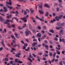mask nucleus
<instances>
[{
    "label": "nucleus",
    "mask_w": 65,
    "mask_h": 65,
    "mask_svg": "<svg viewBox=\"0 0 65 65\" xmlns=\"http://www.w3.org/2000/svg\"><path fill=\"white\" fill-rule=\"evenodd\" d=\"M56 10H57V11L58 12V11H59V8H57V9H56Z\"/></svg>",
    "instance_id": "13d9d810"
},
{
    "label": "nucleus",
    "mask_w": 65,
    "mask_h": 65,
    "mask_svg": "<svg viewBox=\"0 0 65 65\" xmlns=\"http://www.w3.org/2000/svg\"><path fill=\"white\" fill-rule=\"evenodd\" d=\"M39 12L41 14H43L44 12L42 11V10H39Z\"/></svg>",
    "instance_id": "6ab92c4d"
},
{
    "label": "nucleus",
    "mask_w": 65,
    "mask_h": 65,
    "mask_svg": "<svg viewBox=\"0 0 65 65\" xmlns=\"http://www.w3.org/2000/svg\"><path fill=\"white\" fill-rule=\"evenodd\" d=\"M65 25V23H62L61 24V26H64Z\"/></svg>",
    "instance_id": "72a5a7b5"
},
{
    "label": "nucleus",
    "mask_w": 65,
    "mask_h": 65,
    "mask_svg": "<svg viewBox=\"0 0 65 65\" xmlns=\"http://www.w3.org/2000/svg\"><path fill=\"white\" fill-rule=\"evenodd\" d=\"M61 23H58L57 24V25L59 26H61Z\"/></svg>",
    "instance_id": "58836bf2"
},
{
    "label": "nucleus",
    "mask_w": 65,
    "mask_h": 65,
    "mask_svg": "<svg viewBox=\"0 0 65 65\" xmlns=\"http://www.w3.org/2000/svg\"><path fill=\"white\" fill-rule=\"evenodd\" d=\"M15 13H16V14H19V12L17 11H16Z\"/></svg>",
    "instance_id": "e2e57ef3"
},
{
    "label": "nucleus",
    "mask_w": 65,
    "mask_h": 65,
    "mask_svg": "<svg viewBox=\"0 0 65 65\" xmlns=\"http://www.w3.org/2000/svg\"><path fill=\"white\" fill-rule=\"evenodd\" d=\"M62 28V27H56V29L57 30H60V28Z\"/></svg>",
    "instance_id": "9b49d317"
},
{
    "label": "nucleus",
    "mask_w": 65,
    "mask_h": 65,
    "mask_svg": "<svg viewBox=\"0 0 65 65\" xmlns=\"http://www.w3.org/2000/svg\"><path fill=\"white\" fill-rule=\"evenodd\" d=\"M59 35L60 36H62L63 35V34L62 33H60L59 34Z\"/></svg>",
    "instance_id": "c85d7f7f"
},
{
    "label": "nucleus",
    "mask_w": 65,
    "mask_h": 65,
    "mask_svg": "<svg viewBox=\"0 0 65 65\" xmlns=\"http://www.w3.org/2000/svg\"><path fill=\"white\" fill-rule=\"evenodd\" d=\"M59 64L60 65H63V64H62V62H60L59 63Z\"/></svg>",
    "instance_id": "338daca9"
},
{
    "label": "nucleus",
    "mask_w": 65,
    "mask_h": 65,
    "mask_svg": "<svg viewBox=\"0 0 65 65\" xmlns=\"http://www.w3.org/2000/svg\"><path fill=\"white\" fill-rule=\"evenodd\" d=\"M9 2H10V3H8L7 1L6 2V5L7 6V7L8 8H9V10H11L12 8H13V7H10L9 6L7 5V4H9L11 6H12V3L11 2V0H9Z\"/></svg>",
    "instance_id": "f257e3e1"
},
{
    "label": "nucleus",
    "mask_w": 65,
    "mask_h": 65,
    "mask_svg": "<svg viewBox=\"0 0 65 65\" xmlns=\"http://www.w3.org/2000/svg\"><path fill=\"white\" fill-rule=\"evenodd\" d=\"M39 30H41V27L39 26H38V27Z\"/></svg>",
    "instance_id": "3c124183"
},
{
    "label": "nucleus",
    "mask_w": 65,
    "mask_h": 65,
    "mask_svg": "<svg viewBox=\"0 0 65 65\" xmlns=\"http://www.w3.org/2000/svg\"><path fill=\"white\" fill-rule=\"evenodd\" d=\"M32 31L35 34L36 33V31H35V30L34 29H32Z\"/></svg>",
    "instance_id": "cd10ccee"
},
{
    "label": "nucleus",
    "mask_w": 65,
    "mask_h": 65,
    "mask_svg": "<svg viewBox=\"0 0 65 65\" xmlns=\"http://www.w3.org/2000/svg\"><path fill=\"white\" fill-rule=\"evenodd\" d=\"M59 7H61V8H63V6L61 4H59Z\"/></svg>",
    "instance_id": "7c9ffc66"
},
{
    "label": "nucleus",
    "mask_w": 65,
    "mask_h": 65,
    "mask_svg": "<svg viewBox=\"0 0 65 65\" xmlns=\"http://www.w3.org/2000/svg\"><path fill=\"white\" fill-rule=\"evenodd\" d=\"M9 59L10 60H13V59L12 57H10Z\"/></svg>",
    "instance_id": "774afa93"
},
{
    "label": "nucleus",
    "mask_w": 65,
    "mask_h": 65,
    "mask_svg": "<svg viewBox=\"0 0 65 65\" xmlns=\"http://www.w3.org/2000/svg\"><path fill=\"white\" fill-rule=\"evenodd\" d=\"M26 24H24V25L22 26V27L23 28H25V27H26Z\"/></svg>",
    "instance_id": "c03bdc74"
},
{
    "label": "nucleus",
    "mask_w": 65,
    "mask_h": 65,
    "mask_svg": "<svg viewBox=\"0 0 65 65\" xmlns=\"http://www.w3.org/2000/svg\"><path fill=\"white\" fill-rule=\"evenodd\" d=\"M12 15V14H11L10 15H9L7 16V18L8 19H9L10 18H11V16Z\"/></svg>",
    "instance_id": "ddd939ff"
},
{
    "label": "nucleus",
    "mask_w": 65,
    "mask_h": 65,
    "mask_svg": "<svg viewBox=\"0 0 65 65\" xmlns=\"http://www.w3.org/2000/svg\"><path fill=\"white\" fill-rule=\"evenodd\" d=\"M18 29H19V30H21V29H23V28H21L20 26H19L18 27Z\"/></svg>",
    "instance_id": "37998d69"
},
{
    "label": "nucleus",
    "mask_w": 65,
    "mask_h": 65,
    "mask_svg": "<svg viewBox=\"0 0 65 65\" xmlns=\"http://www.w3.org/2000/svg\"><path fill=\"white\" fill-rule=\"evenodd\" d=\"M3 9H4V12H7V11H8L7 9V8H6L5 7H4Z\"/></svg>",
    "instance_id": "6e6552de"
},
{
    "label": "nucleus",
    "mask_w": 65,
    "mask_h": 65,
    "mask_svg": "<svg viewBox=\"0 0 65 65\" xmlns=\"http://www.w3.org/2000/svg\"><path fill=\"white\" fill-rule=\"evenodd\" d=\"M55 58H53V59H52V60L51 61L52 63H53V62L55 61Z\"/></svg>",
    "instance_id": "473e14b6"
},
{
    "label": "nucleus",
    "mask_w": 65,
    "mask_h": 65,
    "mask_svg": "<svg viewBox=\"0 0 65 65\" xmlns=\"http://www.w3.org/2000/svg\"><path fill=\"white\" fill-rule=\"evenodd\" d=\"M2 42H1V43L2 45L4 47H5V44H4V42H2Z\"/></svg>",
    "instance_id": "b1692460"
},
{
    "label": "nucleus",
    "mask_w": 65,
    "mask_h": 65,
    "mask_svg": "<svg viewBox=\"0 0 65 65\" xmlns=\"http://www.w3.org/2000/svg\"><path fill=\"white\" fill-rule=\"evenodd\" d=\"M59 41L60 42H62L64 44H65V39L64 38H62V39L61 38L59 39Z\"/></svg>",
    "instance_id": "20e7f679"
},
{
    "label": "nucleus",
    "mask_w": 65,
    "mask_h": 65,
    "mask_svg": "<svg viewBox=\"0 0 65 65\" xmlns=\"http://www.w3.org/2000/svg\"><path fill=\"white\" fill-rule=\"evenodd\" d=\"M26 31L27 32H29V33H31V31H29V30L28 29H26Z\"/></svg>",
    "instance_id": "c9c22d12"
},
{
    "label": "nucleus",
    "mask_w": 65,
    "mask_h": 65,
    "mask_svg": "<svg viewBox=\"0 0 65 65\" xmlns=\"http://www.w3.org/2000/svg\"><path fill=\"white\" fill-rule=\"evenodd\" d=\"M0 21L1 22H4L5 21V19H3L2 17H0Z\"/></svg>",
    "instance_id": "423d86ee"
},
{
    "label": "nucleus",
    "mask_w": 65,
    "mask_h": 65,
    "mask_svg": "<svg viewBox=\"0 0 65 65\" xmlns=\"http://www.w3.org/2000/svg\"><path fill=\"white\" fill-rule=\"evenodd\" d=\"M49 13H48V12H46L45 14V16L46 17H48V14Z\"/></svg>",
    "instance_id": "dca6fc26"
},
{
    "label": "nucleus",
    "mask_w": 65,
    "mask_h": 65,
    "mask_svg": "<svg viewBox=\"0 0 65 65\" xmlns=\"http://www.w3.org/2000/svg\"><path fill=\"white\" fill-rule=\"evenodd\" d=\"M21 53L20 52H18V54H17L15 55V56L16 57H17L18 58H20V56H21Z\"/></svg>",
    "instance_id": "f03ea898"
},
{
    "label": "nucleus",
    "mask_w": 65,
    "mask_h": 65,
    "mask_svg": "<svg viewBox=\"0 0 65 65\" xmlns=\"http://www.w3.org/2000/svg\"><path fill=\"white\" fill-rule=\"evenodd\" d=\"M18 63H20V64H21V63H23V62L22 61H18Z\"/></svg>",
    "instance_id": "864d4df0"
},
{
    "label": "nucleus",
    "mask_w": 65,
    "mask_h": 65,
    "mask_svg": "<svg viewBox=\"0 0 65 65\" xmlns=\"http://www.w3.org/2000/svg\"><path fill=\"white\" fill-rule=\"evenodd\" d=\"M3 48V47H1V48H0V51H2Z\"/></svg>",
    "instance_id": "69168bd1"
},
{
    "label": "nucleus",
    "mask_w": 65,
    "mask_h": 65,
    "mask_svg": "<svg viewBox=\"0 0 65 65\" xmlns=\"http://www.w3.org/2000/svg\"><path fill=\"white\" fill-rule=\"evenodd\" d=\"M11 27H13V28H15V25L13 24H12L11 25Z\"/></svg>",
    "instance_id": "8fccbe9b"
},
{
    "label": "nucleus",
    "mask_w": 65,
    "mask_h": 65,
    "mask_svg": "<svg viewBox=\"0 0 65 65\" xmlns=\"http://www.w3.org/2000/svg\"><path fill=\"white\" fill-rule=\"evenodd\" d=\"M44 6L45 7H48V8H50V6L48 5L47 4H45L44 5Z\"/></svg>",
    "instance_id": "9d476101"
},
{
    "label": "nucleus",
    "mask_w": 65,
    "mask_h": 65,
    "mask_svg": "<svg viewBox=\"0 0 65 65\" xmlns=\"http://www.w3.org/2000/svg\"><path fill=\"white\" fill-rule=\"evenodd\" d=\"M54 40H55V41H57L58 40V38L55 37L54 38Z\"/></svg>",
    "instance_id": "a19ab883"
},
{
    "label": "nucleus",
    "mask_w": 65,
    "mask_h": 65,
    "mask_svg": "<svg viewBox=\"0 0 65 65\" xmlns=\"http://www.w3.org/2000/svg\"><path fill=\"white\" fill-rule=\"evenodd\" d=\"M37 36H38V37H41V34H40V33H39L37 35Z\"/></svg>",
    "instance_id": "2eb2a0df"
},
{
    "label": "nucleus",
    "mask_w": 65,
    "mask_h": 65,
    "mask_svg": "<svg viewBox=\"0 0 65 65\" xmlns=\"http://www.w3.org/2000/svg\"><path fill=\"white\" fill-rule=\"evenodd\" d=\"M58 1L59 3H61V2H63V1L62 0H59Z\"/></svg>",
    "instance_id": "a18cd8bd"
},
{
    "label": "nucleus",
    "mask_w": 65,
    "mask_h": 65,
    "mask_svg": "<svg viewBox=\"0 0 65 65\" xmlns=\"http://www.w3.org/2000/svg\"><path fill=\"white\" fill-rule=\"evenodd\" d=\"M13 19H15V20H16L17 22H18V19H17V18L16 17H14Z\"/></svg>",
    "instance_id": "de8ad7c7"
},
{
    "label": "nucleus",
    "mask_w": 65,
    "mask_h": 65,
    "mask_svg": "<svg viewBox=\"0 0 65 65\" xmlns=\"http://www.w3.org/2000/svg\"><path fill=\"white\" fill-rule=\"evenodd\" d=\"M25 33L26 34V36H28L29 35V33L31 35L32 33H31V32L30 31V32H28L27 31H25Z\"/></svg>",
    "instance_id": "39448f33"
},
{
    "label": "nucleus",
    "mask_w": 65,
    "mask_h": 65,
    "mask_svg": "<svg viewBox=\"0 0 65 65\" xmlns=\"http://www.w3.org/2000/svg\"><path fill=\"white\" fill-rule=\"evenodd\" d=\"M27 14V12H26V11H24V15H26Z\"/></svg>",
    "instance_id": "4c0bfd02"
},
{
    "label": "nucleus",
    "mask_w": 65,
    "mask_h": 65,
    "mask_svg": "<svg viewBox=\"0 0 65 65\" xmlns=\"http://www.w3.org/2000/svg\"><path fill=\"white\" fill-rule=\"evenodd\" d=\"M56 52H54V54L53 55V57L54 58H55V57H56Z\"/></svg>",
    "instance_id": "a878e982"
},
{
    "label": "nucleus",
    "mask_w": 65,
    "mask_h": 65,
    "mask_svg": "<svg viewBox=\"0 0 65 65\" xmlns=\"http://www.w3.org/2000/svg\"><path fill=\"white\" fill-rule=\"evenodd\" d=\"M27 65H32V64H31V62H29V63H27Z\"/></svg>",
    "instance_id": "052dcab7"
},
{
    "label": "nucleus",
    "mask_w": 65,
    "mask_h": 65,
    "mask_svg": "<svg viewBox=\"0 0 65 65\" xmlns=\"http://www.w3.org/2000/svg\"><path fill=\"white\" fill-rule=\"evenodd\" d=\"M36 19H37L38 20H39V17H38L37 16H36Z\"/></svg>",
    "instance_id": "4d7b16f0"
},
{
    "label": "nucleus",
    "mask_w": 65,
    "mask_h": 65,
    "mask_svg": "<svg viewBox=\"0 0 65 65\" xmlns=\"http://www.w3.org/2000/svg\"><path fill=\"white\" fill-rule=\"evenodd\" d=\"M49 42L51 44H54V42H53L52 40L49 41Z\"/></svg>",
    "instance_id": "4be33fe9"
},
{
    "label": "nucleus",
    "mask_w": 65,
    "mask_h": 65,
    "mask_svg": "<svg viewBox=\"0 0 65 65\" xmlns=\"http://www.w3.org/2000/svg\"><path fill=\"white\" fill-rule=\"evenodd\" d=\"M10 13H13L14 14L15 13V12H13L12 11H11L10 12Z\"/></svg>",
    "instance_id": "79ce46f5"
},
{
    "label": "nucleus",
    "mask_w": 65,
    "mask_h": 65,
    "mask_svg": "<svg viewBox=\"0 0 65 65\" xmlns=\"http://www.w3.org/2000/svg\"><path fill=\"white\" fill-rule=\"evenodd\" d=\"M18 60H19V59H15V63L18 62Z\"/></svg>",
    "instance_id": "09e8293b"
},
{
    "label": "nucleus",
    "mask_w": 65,
    "mask_h": 65,
    "mask_svg": "<svg viewBox=\"0 0 65 65\" xmlns=\"http://www.w3.org/2000/svg\"><path fill=\"white\" fill-rule=\"evenodd\" d=\"M15 37H16L17 38H18V39L19 38V37H18L17 36H18V34L15 33Z\"/></svg>",
    "instance_id": "a211bd4d"
},
{
    "label": "nucleus",
    "mask_w": 65,
    "mask_h": 65,
    "mask_svg": "<svg viewBox=\"0 0 65 65\" xmlns=\"http://www.w3.org/2000/svg\"><path fill=\"white\" fill-rule=\"evenodd\" d=\"M43 55V56H44L45 57H48V55L47 54H45L44 55Z\"/></svg>",
    "instance_id": "f704fd0d"
},
{
    "label": "nucleus",
    "mask_w": 65,
    "mask_h": 65,
    "mask_svg": "<svg viewBox=\"0 0 65 65\" xmlns=\"http://www.w3.org/2000/svg\"><path fill=\"white\" fill-rule=\"evenodd\" d=\"M26 11L27 12H28V13H29L30 12V11H29V10L28 9H26Z\"/></svg>",
    "instance_id": "bf43d9fd"
},
{
    "label": "nucleus",
    "mask_w": 65,
    "mask_h": 65,
    "mask_svg": "<svg viewBox=\"0 0 65 65\" xmlns=\"http://www.w3.org/2000/svg\"><path fill=\"white\" fill-rule=\"evenodd\" d=\"M33 41H36V42H37V39H34L33 40Z\"/></svg>",
    "instance_id": "ea45409f"
},
{
    "label": "nucleus",
    "mask_w": 65,
    "mask_h": 65,
    "mask_svg": "<svg viewBox=\"0 0 65 65\" xmlns=\"http://www.w3.org/2000/svg\"><path fill=\"white\" fill-rule=\"evenodd\" d=\"M52 14L53 15V16H54V17H55V16H56V14L55 13H52Z\"/></svg>",
    "instance_id": "680f3d73"
},
{
    "label": "nucleus",
    "mask_w": 65,
    "mask_h": 65,
    "mask_svg": "<svg viewBox=\"0 0 65 65\" xmlns=\"http://www.w3.org/2000/svg\"><path fill=\"white\" fill-rule=\"evenodd\" d=\"M17 46L19 48H21V45H20V44H18L17 45Z\"/></svg>",
    "instance_id": "49530a36"
},
{
    "label": "nucleus",
    "mask_w": 65,
    "mask_h": 65,
    "mask_svg": "<svg viewBox=\"0 0 65 65\" xmlns=\"http://www.w3.org/2000/svg\"><path fill=\"white\" fill-rule=\"evenodd\" d=\"M30 10L31 13H33L34 12V10H33L32 8L30 9Z\"/></svg>",
    "instance_id": "bb28decb"
},
{
    "label": "nucleus",
    "mask_w": 65,
    "mask_h": 65,
    "mask_svg": "<svg viewBox=\"0 0 65 65\" xmlns=\"http://www.w3.org/2000/svg\"><path fill=\"white\" fill-rule=\"evenodd\" d=\"M55 19H56L57 21H60V20L59 19V17L58 16H56L55 17Z\"/></svg>",
    "instance_id": "f3484780"
},
{
    "label": "nucleus",
    "mask_w": 65,
    "mask_h": 65,
    "mask_svg": "<svg viewBox=\"0 0 65 65\" xmlns=\"http://www.w3.org/2000/svg\"><path fill=\"white\" fill-rule=\"evenodd\" d=\"M63 15L60 14L58 17L59 18V19H61V18H62V17H63Z\"/></svg>",
    "instance_id": "f8f14e48"
},
{
    "label": "nucleus",
    "mask_w": 65,
    "mask_h": 65,
    "mask_svg": "<svg viewBox=\"0 0 65 65\" xmlns=\"http://www.w3.org/2000/svg\"><path fill=\"white\" fill-rule=\"evenodd\" d=\"M11 37H12V38L13 39H15V40L16 39L15 38V37H14V36H13V35H11Z\"/></svg>",
    "instance_id": "aec40b11"
},
{
    "label": "nucleus",
    "mask_w": 65,
    "mask_h": 65,
    "mask_svg": "<svg viewBox=\"0 0 65 65\" xmlns=\"http://www.w3.org/2000/svg\"><path fill=\"white\" fill-rule=\"evenodd\" d=\"M49 31L50 32H51L52 33H54V31L52 29L49 30Z\"/></svg>",
    "instance_id": "5701e85b"
},
{
    "label": "nucleus",
    "mask_w": 65,
    "mask_h": 65,
    "mask_svg": "<svg viewBox=\"0 0 65 65\" xmlns=\"http://www.w3.org/2000/svg\"><path fill=\"white\" fill-rule=\"evenodd\" d=\"M38 55H42V53H38Z\"/></svg>",
    "instance_id": "5fc2aeb1"
},
{
    "label": "nucleus",
    "mask_w": 65,
    "mask_h": 65,
    "mask_svg": "<svg viewBox=\"0 0 65 65\" xmlns=\"http://www.w3.org/2000/svg\"><path fill=\"white\" fill-rule=\"evenodd\" d=\"M49 55L50 57H52L53 56V54L51 52H50L49 53Z\"/></svg>",
    "instance_id": "2f4dec72"
},
{
    "label": "nucleus",
    "mask_w": 65,
    "mask_h": 65,
    "mask_svg": "<svg viewBox=\"0 0 65 65\" xmlns=\"http://www.w3.org/2000/svg\"><path fill=\"white\" fill-rule=\"evenodd\" d=\"M19 1H20L21 2H24V3H26V2L27 1V0H18Z\"/></svg>",
    "instance_id": "1a4fd4ad"
},
{
    "label": "nucleus",
    "mask_w": 65,
    "mask_h": 65,
    "mask_svg": "<svg viewBox=\"0 0 65 65\" xmlns=\"http://www.w3.org/2000/svg\"><path fill=\"white\" fill-rule=\"evenodd\" d=\"M56 50H61V48H59V47H56Z\"/></svg>",
    "instance_id": "603ef678"
},
{
    "label": "nucleus",
    "mask_w": 65,
    "mask_h": 65,
    "mask_svg": "<svg viewBox=\"0 0 65 65\" xmlns=\"http://www.w3.org/2000/svg\"><path fill=\"white\" fill-rule=\"evenodd\" d=\"M45 47H46V50H48V46L46 45H45Z\"/></svg>",
    "instance_id": "393cba45"
},
{
    "label": "nucleus",
    "mask_w": 65,
    "mask_h": 65,
    "mask_svg": "<svg viewBox=\"0 0 65 65\" xmlns=\"http://www.w3.org/2000/svg\"><path fill=\"white\" fill-rule=\"evenodd\" d=\"M42 7H43V5H40L39 6V8L42 9Z\"/></svg>",
    "instance_id": "4468645a"
},
{
    "label": "nucleus",
    "mask_w": 65,
    "mask_h": 65,
    "mask_svg": "<svg viewBox=\"0 0 65 65\" xmlns=\"http://www.w3.org/2000/svg\"><path fill=\"white\" fill-rule=\"evenodd\" d=\"M56 21V20H55L54 19H53V20L51 21V23H54V22H55V21Z\"/></svg>",
    "instance_id": "412c9836"
},
{
    "label": "nucleus",
    "mask_w": 65,
    "mask_h": 65,
    "mask_svg": "<svg viewBox=\"0 0 65 65\" xmlns=\"http://www.w3.org/2000/svg\"><path fill=\"white\" fill-rule=\"evenodd\" d=\"M6 22H5L4 23V24H7L8 25V26H10V24L9 23H8V22H10V21L8 20H6Z\"/></svg>",
    "instance_id": "7ed1b4c3"
},
{
    "label": "nucleus",
    "mask_w": 65,
    "mask_h": 65,
    "mask_svg": "<svg viewBox=\"0 0 65 65\" xmlns=\"http://www.w3.org/2000/svg\"><path fill=\"white\" fill-rule=\"evenodd\" d=\"M20 33H21V34H23L24 33V32L22 31H20Z\"/></svg>",
    "instance_id": "0e129e2a"
},
{
    "label": "nucleus",
    "mask_w": 65,
    "mask_h": 65,
    "mask_svg": "<svg viewBox=\"0 0 65 65\" xmlns=\"http://www.w3.org/2000/svg\"><path fill=\"white\" fill-rule=\"evenodd\" d=\"M34 44H33V45L34 46H35V45H36H36H37V43L36 42H34Z\"/></svg>",
    "instance_id": "c756f323"
},
{
    "label": "nucleus",
    "mask_w": 65,
    "mask_h": 65,
    "mask_svg": "<svg viewBox=\"0 0 65 65\" xmlns=\"http://www.w3.org/2000/svg\"><path fill=\"white\" fill-rule=\"evenodd\" d=\"M13 61H10V64H11L12 65L13 64Z\"/></svg>",
    "instance_id": "6e6d98bb"
},
{
    "label": "nucleus",
    "mask_w": 65,
    "mask_h": 65,
    "mask_svg": "<svg viewBox=\"0 0 65 65\" xmlns=\"http://www.w3.org/2000/svg\"><path fill=\"white\" fill-rule=\"evenodd\" d=\"M5 60L6 61H8V58H5Z\"/></svg>",
    "instance_id": "e433bc0d"
},
{
    "label": "nucleus",
    "mask_w": 65,
    "mask_h": 65,
    "mask_svg": "<svg viewBox=\"0 0 65 65\" xmlns=\"http://www.w3.org/2000/svg\"><path fill=\"white\" fill-rule=\"evenodd\" d=\"M28 46V44L26 43H25L24 44V45L23 46L24 47L23 48V49H25L26 48V47Z\"/></svg>",
    "instance_id": "0eeeda50"
}]
</instances>
